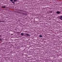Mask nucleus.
Listing matches in <instances>:
<instances>
[{
    "instance_id": "obj_4",
    "label": "nucleus",
    "mask_w": 62,
    "mask_h": 62,
    "mask_svg": "<svg viewBox=\"0 0 62 62\" xmlns=\"http://www.w3.org/2000/svg\"><path fill=\"white\" fill-rule=\"evenodd\" d=\"M21 36H23L24 35V34L23 33H21Z\"/></svg>"
},
{
    "instance_id": "obj_13",
    "label": "nucleus",
    "mask_w": 62,
    "mask_h": 62,
    "mask_svg": "<svg viewBox=\"0 0 62 62\" xmlns=\"http://www.w3.org/2000/svg\"><path fill=\"white\" fill-rule=\"evenodd\" d=\"M0 37H1V36H0Z\"/></svg>"
},
{
    "instance_id": "obj_9",
    "label": "nucleus",
    "mask_w": 62,
    "mask_h": 62,
    "mask_svg": "<svg viewBox=\"0 0 62 62\" xmlns=\"http://www.w3.org/2000/svg\"><path fill=\"white\" fill-rule=\"evenodd\" d=\"M12 3H13V4H15V2H12Z\"/></svg>"
},
{
    "instance_id": "obj_7",
    "label": "nucleus",
    "mask_w": 62,
    "mask_h": 62,
    "mask_svg": "<svg viewBox=\"0 0 62 62\" xmlns=\"http://www.w3.org/2000/svg\"><path fill=\"white\" fill-rule=\"evenodd\" d=\"M2 8H6V6H2Z\"/></svg>"
},
{
    "instance_id": "obj_6",
    "label": "nucleus",
    "mask_w": 62,
    "mask_h": 62,
    "mask_svg": "<svg viewBox=\"0 0 62 62\" xmlns=\"http://www.w3.org/2000/svg\"><path fill=\"white\" fill-rule=\"evenodd\" d=\"M26 35H27V36H29V35L28 34H26Z\"/></svg>"
},
{
    "instance_id": "obj_2",
    "label": "nucleus",
    "mask_w": 62,
    "mask_h": 62,
    "mask_svg": "<svg viewBox=\"0 0 62 62\" xmlns=\"http://www.w3.org/2000/svg\"><path fill=\"white\" fill-rule=\"evenodd\" d=\"M56 13H57V14H59L60 13V12L59 11H57L56 12Z\"/></svg>"
},
{
    "instance_id": "obj_12",
    "label": "nucleus",
    "mask_w": 62,
    "mask_h": 62,
    "mask_svg": "<svg viewBox=\"0 0 62 62\" xmlns=\"http://www.w3.org/2000/svg\"><path fill=\"white\" fill-rule=\"evenodd\" d=\"M0 37H1V36H0Z\"/></svg>"
},
{
    "instance_id": "obj_11",
    "label": "nucleus",
    "mask_w": 62,
    "mask_h": 62,
    "mask_svg": "<svg viewBox=\"0 0 62 62\" xmlns=\"http://www.w3.org/2000/svg\"><path fill=\"white\" fill-rule=\"evenodd\" d=\"M0 22H2V21H0Z\"/></svg>"
},
{
    "instance_id": "obj_1",
    "label": "nucleus",
    "mask_w": 62,
    "mask_h": 62,
    "mask_svg": "<svg viewBox=\"0 0 62 62\" xmlns=\"http://www.w3.org/2000/svg\"><path fill=\"white\" fill-rule=\"evenodd\" d=\"M22 14L23 15H27V14H26L25 13H23Z\"/></svg>"
},
{
    "instance_id": "obj_8",
    "label": "nucleus",
    "mask_w": 62,
    "mask_h": 62,
    "mask_svg": "<svg viewBox=\"0 0 62 62\" xmlns=\"http://www.w3.org/2000/svg\"><path fill=\"white\" fill-rule=\"evenodd\" d=\"M42 37V36H41V35H40L39 36V37Z\"/></svg>"
},
{
    "instance_id": "obj_3",
    "label": "nucleus",
    "mask_w": 62,
    "mask_h": 62,
    "mask_svg": "<svg viewBox=\"0 0 62 62\" xmlns=\"http://www.w3.org/2000/svg\"><path fill=\"white\" fill-rule=\"evenodd\" d=\"M60 20H62V16H60Z\"/></svg>"
},
{
    "instance_id": "obj_10",
    "label": "nucleus",
    "mask_w": 62,
    "mask_h": 62,
    "mask_svg": "<svg viewBox=\"0 0 62 62\" xmlns=\"http://www.w3.org/2000/svg\"><path fill=\"white\" fill-rule=\"evenodd\" d=\"M10 1H11V2H12L13 1V0H10Z\"/></svg>"
},
{
    "instance_id": "obj_5",
    "label": "nucleus",
    "mask_w": 62,
    "mask_h": 62,
    "mask_svg": "<svg viewBox=\"0 0 62 62\" xmlns=\"http://www.w3.org/2000/svg\"><path fill=\"white\" fill-rule=\"evenodd\" d=\"M17 1V0H14V1L15 2H16Z\"/></svg>"
}]
</instances>
